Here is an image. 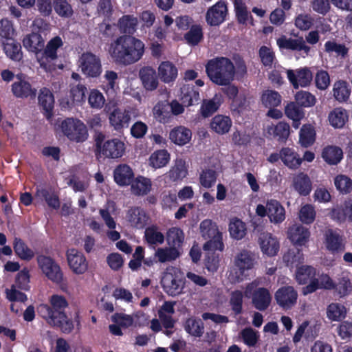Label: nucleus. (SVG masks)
Returning <instances> with one entry per match:
<instances>
[{
  "label": "nucleus",
  "instance_id": "nucleus-63",
  "mask_svg": "<svg viewBox=\"0 0 352 352\" xmlns=\"http://www.w3.org/2000/svg\"><path fill=\"white\" fill-rule=\"evenodd\" d=\"M316 210L314 206L307 204L301 207L299 211L300 221L307 225L311 224L316 219Z\"/></svg>",
  "mask_w": 352,
  "mask_h": 352
},
{
  "label": "nucleus",
  "instance_id": "nucleus-49",
  "mask_svg": "<svg viewBox=\"0 0 352 352\" xmlns=\"http://www.w3.org/2000/svg\"><path fill=\"white\" fill-rule=\"evenodd\" d=\"M184 327L186 333L195 338L201 337L204 333V324L200 318H188Z\"/></svg>",
  "mask_w": 352,
  "mask_h": 352
},
{
  "label": "nucleus",
  "instance_id": "nucleus-8",
  "mask_svg": "<svg viewBox=\"0 0 352 352\" xmlns=\"http://www.w3.org/2000/svg\"><path fill=\"white\" fill-rule=\"evenodd\" d=\"M36 261L39 268L48 279L56 283H60L63 274L59 265L50 256L38 255Z\"/></svg>",
  "mask_w": 352,
  "mask_h": 352
},
{
  "label": "nucleus",
  "instance_id": "nucleus-38",
  "mask_svg": "<svg viewBox=\"0 0 352 352\" xmlns=\"http://www.w3.org/2000/svg\"><path fill=\"white\" fill-rule=\"evenodd\" d=\"M158 73L162 81L165 83H170L177 77L178 70L171 62L164 61L158 67Z\"/></svg>",
  "mask_w": 352,
  "mask_h": 352
},
{
  "label": "nucleus",
  "instance_id": "nucleus-52",
  "mask_svg": "<svg viewBox=\"0 0 352 352\" xmlns=\"http://www.w3.org/2000/svg\"><path fill=\"white\" fill-rule=\"evenodd\" d=\"M188 175V169L185 161L182 159L177 160L175 165L170 169L168 176L172 182L183 179Z\"/></svg>",
  "mask_w": 352,
  "mask_h": 352
},
{
  "label": "nucleus",
  "instance_id": "nucleus-19",
  "mask_svg": "<svg viewBox=\"0 0 352 352\" xmlns=\"http://www.w3.org/2000/svg\"><path fill=\"white\" fill-rule=\"evenodd\" d=\"M160 283L164 292L169 296H176L182 292V280L172 273H164Z\"/></svg>",
  "mask_w": 352,
  "mask_h": 352
},
{
  "label": "nucleus",
  "instance_id": "nucleus-40",
  "mask_svg": "<svg viewBox=\"0 0 352 352\" xmlns=\"http://www.w3.org/2000/svg\"><path fill=\"white\" fill-rule=\"evenodd\" d=\"M138 25V21L133 15H123L119 19L118 25L120 31L124 34V35L133 36L136 32Z\"/></svg>",
  "mask_w": 352,
  "mask_h": 352
},
{
  "label": "nucleus",
  "instance_id": "nucleus-39",
  "mask_svg": "<svg viewBox=\"0 0 352 352\" xmlns=\"http://www.w3.org/2000/svg\"><path fill=\"white\" fill-rule=\"evenodd\" d=\"M332 91L333 96L337 101L344 102L349 99L351 89L349 82L339 80L334 82Z\"/></svg>",
  "mask_w": 352,
  "mask_h": 352
},
{
  "label": "nucleus",
  "instance_id": "nucleus-35",
  "mask_svg": "<svg viewBox=\"0 0 352 352\" xmlns=\"http://www.w3.org/2000/svg\"><path fill=\"white\" fill-rule=\"evenodd\" d=\"M3 50L6 55L12 60L20 61L23 58L21 45L14 38L2 41Z\"/></svg>",
  "mask_w": 352,
  "mask_h": 352
},
{
  "label": "nucleus",
  "instance_id": "nucleus-28",
  "mask_svg": "<svg viewBox=\"0 0 352 352\" xmlns=\"http://www.w3.org/2000/svg\"><path fill=\"white\" fill-rule=\"evenodd\" d=\"M277 45L280 49L290 50L293 51H304L307 54L310 51V47L305 44L302 37L294 39L282 36L277 40Z\"/></svg>",
  "mask_w": 352,
  "mask_h": 352
},
{
  "label": "nucleus",
  "instance_id": "nucleus-41",
  "mask_svg": "<svg viewBox=\"0 0 352 352\" xmlns=\"http://www.w3.org/2000/svg\"><path fill=\"white\" fill-rule=\"evenodd\" d=\"M232 124V122L230 117L223 115H217L212 119L210 127L217 134L223 135L228 133Z\"/></svg>",
  "mask_w": 352,
  "mask_h": 352
},
{
  "label": "nucleus",
  "instance_id": "nucleus-47",
  "mask_svg": "<svg viewBox=\"0 0 352 352\" xmlns=\"http://www.w3.org/2000/svg\"><path fill=\"white\" fill-rule=\"evenodd\" d=\"M233 4L235 16L239 24L245 25L249 19L253 21V16L248 10L243 0H234ZM251 23L253 24V22Z\"/></svg>",
  "mask_w": 352,
  "mask_h": 352
},
{
  "label": "nucleus",
  "instance_id": "nucleus-13",
  "mask_svg": "<svg viewBox=\"0 0 352 352\" xmlns=\"http://www.w3.org/2000/svg\"><path fill=\"white\" fill-rule=\"evenodd\" d=\"M66 257L69 268L75 274H83L88 269V261L84 254L75 248L68 249Z\"/></svg>",
  "mask_w": 352,
  "mask_h": 352
},
{
  "label": "nucleus",
  "instance_id": "nucleus-59",
  "mask_svg": "<svg viewBox=\"0 0 352 352\" xmlns=\"http://www.w3.org/2000/svg\"><path fill=\"white\" fill-rule=\"evenodd\" d=\"M53 8L56 13L63 18H70L74 14L72 7L67 0H53Z\"/></svg>",
  "mask_w": 352,
  "mask_h": 352
},
{
  "label": "nucleus",
  "instance_id": "nucleus-48",
  "mask_svg": "<svg viewBox=\"0 0 352 352\" xmlns=\"http://www.w3.org/2000/svg\"><path fill=\"white\" fill-rule=\"evenodd\" d=\"M330 124L335 129L342 128L348 121V113L346 109L342 107L335 108L329 114Z\"/></svg>",
  "mask_w": 352,
  "mask_h": 352
},
{
  "label": "nucleus",
  "instance_id": "nucleus-58",
  "mask_svg": "<svg viewBox=\"0 0 352 352\" xmlns=\"http://www.w3.org/2000/svg\"><path fill=\"white\" fill-rule=\"evenodd\" d=\"M346 311L344 305L340 303H331L327 309V315L332 321H340L346 316Z\"/></svg>",
  "mask_w": 352,
  "mask_h": 352
},
{
  "label": "nucleus",
  "instance_id": "nucleus-37",
  "mask_svg": "<svg viewBox=\"0 0 352 352\" xmlns=\"http://www.w3.org/2000/svg\"><path fill=\"white\" fill-rule=\"evenodd\" d=\"M222 98L220 94H215L211 99H204L200 107V113L204 118H208L220 107Z\"/></svg>",
  "mask_w": 352,
  "mask_h": 352
},
{
  "label": "nucleus",
  "instance_id": "nucleus-24",
  "mask_svg": "<svg viewBox=\"0 0 352 352\" xmlns=\"http://www.w3.org/2000/svg\"><path fill=\"white\" fill-rule=\"evenodd\" d=\"M293 187L300 196H308L312 190V182L307 174L300 172L293 178Z\"/></svg>",
  "mask_w": 352,
  "mask_h": 352
},
{
  "label": "nucleus",
  "instance_id": "nucleus-20",
  "mask_svg": "<svg viewBox=\"0 0 352 352\" xmlns=\"http://www.w3.org/2000/svg\"><path fill=\"white\" fill-rule=\"evenodd\" d=\"M335 288V283L327 274H322L320 280L316 277L312 282L302 287V293L306 296L315 292L318 289H333Z\"/></svg>",
  "mask_w": 352,
  "mask_h": 352
},
{
  "label": "nucleus",
  "instance_id": "nucleus-43",
  "mask_svg": "<svg viewBox=\"0 0 352 352\" xmlns=\"http://www.w3.org/2000/svg\"><path fill=\"white\" fill-rule=\"evenodd\" d=\"M295 278L300 285L309 283L316 278V269L311 265H301L297 267Z\"/></svg>",
  "mask_w": 352,
  "mask_h": 352
},
{
  "label": "nucleus",
  "instance_id": "nucleus-3",
  "mask_svg": "<svg viewBox=\"0 0 352 352\" xmlns=\"http://www.w3.org/2000/svg\"><path fill=\"white\" fill-rule=\"evenodd\" d=\"M206 72L212 82L219 86H226L234 80L236 68L229 58L217 56L207 62Z\"/></svg>",
  "mask_w": 352,
  "mask_h": 352
},
{
  "label": "nucleus",
  "instance_id": "nucleus-44",
  "mask_svg": "<svg viewBox=\"0 0 352 352\" xmlns=\"http://www.w3.org/2000/svg\"><path fill=\"white\" fill-rule=\"evenodd\" d=\"M203 28L200 24H193L184 35V39L190 46L198 45L204 40Z\"/></svg>",
  "mask_w": 352,
  "mask_h": 352
},
{
  "label": "nucleus",
  "instance_id": "nucleus-7",
  "mask_svg": "<svg viewBox=\"0 0 352 352\" xmlns=\"http://www.w3.org/2000/svg\"><path fill=\"white\" fill-rule=\"evenodd\" d=\"M63 45L61 38L56 36L50 39L45 47H43L41 56L38 58V62L40 67L45 72H51L55 70V64L53 61L57 59L58 49L62 47Z\"/></svg>",
  "mask_w": 352,
  "mask_h": 352
},
{
  "label": "nucleus",
  "instance_id": "nucleus-33",
  "mask_svg": "<svg viewBox=\"0 0 352 352\" xmlns=\"http://www.w3.org/2000/svg\"><path fill=\"white\" fill-rule=\"evenodd\" d=\"M268 217L274 223H282L285 219V210L281 204L276 199L267 201Z\"/></svg>",
  "mask_w": 352,
  "mask_h": 352
},
{
  "label": "nucleus",
  "instance_id": "nucleus-34",
  "mask_svg": "<svg viewBox=\"0 0 352 352\" xmlns=\"http://www.w3.org/2000/svg\"><path fill=\"white\" fill-rule=\"evenodd\" d=\"M324 237L325 247L329 251L338 252L342 250V238L337 230L327 229L324 232Z\"/></svg>",
  "mask_w": 352,
  "mask_h": 352
},
{
  "label": "nucleus",
  "instance_id": "nucleus-29",
  "mask_svg": "<svg viewBox=\"0 0 352 352\" xmlns=\"http://www.w3.org/2000/svg\"><path fill=\"white\" fill-rule=\"evenodd\" d=\"M152 188V182L151 179L138 175L134 177L131 184V192L135 196H144L148 195Z\"/></svg>",
  "mask_w": 352,
  "mask_h": 352
},
{
  "label": "nucleus",
  "instance_id": "nucleus-9",
  "mask_svg": "<svg viewBox=\"0 0 352 352\" xmlns=\"http://www.w3.org/2000/svg\"><path fill=\"white\" fill-rule=\"evenodd\" d=\"M80 67L82 73L89 78H97L102 72L100 58L89 52L82 54L80 58Z\"/></svg>",
  "mask_w": 352,
  "mask_h": 352
},
{
  "label": "nucleus",
  "instance_id": "nucleus-32",
  "mask_svg": "<svg viewBox=\"0 0 352 352\" xmlns=\"http://www.w3.org/2000/svg\"><path fill=\"white\" fill-rule=\"evenodd\" d=\"M191 138V131L184 126H176L169 133V139L170 141L178 146L186 144L190 141Z\"/></svg>",
  "mask_w": 352,
  "mask_h": 352
},
{
  "label": "nucleus",
  "instance_id": "nucleus-23",
  "mask_svg": "<svg viewBox=\"0 0 352 352\" xmlns=\"http://www.w3.org/2000/svg\"><path fill=\"white\" fill-rule=\"evenodd\" d=\"M259 244L263 254L274 256L279 250V242L277 239L270 233H263L259 236Z\"/></svg>",
  "mask_w": 352,
  "mask_h": 352
},
{
  "label": "nucleus",
  "instance_id": "nucleus-6",
  "mask_svg": "<svg viewBox=\"0 0 352 352\" xmlns=\"http://www.w3.org/2000/svg\"><path fill=\"white\" fill-rule=\"evenodd\" d=\"M62 132L70 141L83 142L88 138L86 125L79 119L67 118L60 124Z\"/></svg>",
  "mask_w": 352,
  "mask_h": 352
},
{
  "label": "nucleus",
  "instance_id": "nucleus-54",
  "mask_svg": "<svg viewBox=\"0 0 352 352\" xmlns=\"http://www.w3.org/2000/svg\"><path fill=\"white\" fill-rule=\"evenodd\" d=\"M229 232L231 236L237 240L243 239L246 234L245 223L239 218H234L229 224Z\"/></svg>",
  "mask_w": 352,
  "mask_h": 352
},
{
  "label": "nucleus",
  "instance_id": "nucleus-30",
  "mask_svg": "<svg viewBox=\"0 0 352 352\" xmlns=\"http://www.w3.org/2000/svg\"><path fill=\"white\" fill-rule=\"evenodd\" d=\"M181 100L186 107L199 104L200 100L199 91L190 84L184 85L181 87Z\"/></svg>",
  "mask_w": 352,
  "mask_h": 352
},
{
  "label": "nucleus",
  "instance_id": "nucleus-56",
  "mask_svg": "<svg viewBox=\"0 0 352 352\" xmlns=\"http://www.w3.org/2000/svg\"><path fill=\"white\" fill-rule=\"evenodd\" d=\"M295 102L302 108L314 107L316 103L314 95L307 91H299L295 94Z\"/></svg>",
  "mask_w": 352,
  "mask_h": 352
},
{
  "label": "nucleus",
  "instance_id": "nucleus-45",
  "mask_svg": "<svg viewBox=\"0 0 352 352\" xmlns=\"http://www.w3.org/2000/svg\"><path fill=\"white\" fill-rule=\"evenodd\" d=\"M170 160V155L166 149H160L154 151L149 157V165L157 169L166 166Z\"/></svg>",
  "mask_w": 352,
  "mask_h": 352
},
{
  "label": "nucleus",
  "instance_id": "nucleus-50",
  "mask_svg": "<svg viewBox=\"0 0 352 352\" xmlns=\"http://www.w3.org/2000/svg\"><path fill=\"white\" fill-rule=\"evenodd\" d=\"M316 140V131L310 124H303L299 132V142L305 148L311 146Z\"/></svg>",
  "mask_w": 352,
  "mask_h": 352
},
{
  "label": "nucleus",
  "instance_id": "nucleus-31",
  "mask_svg": "<svg viewBox=\"0 0 352 352\" xmlns=\"http://www.w3.org/2000/svg\"><path fill=\"white\" fill-rule=\"evenodd\" d=\"M23 45L29 52L37 54L43 50L45 41L41 34L32 32L23 38Z\"/></svg>",
  "mask_w": 352,
  "mask_h": 352
},
{
  "label": "nucleus",
  "instance_id": "nucleus-57",
  "mask_svg": "<svg viewBox=\"0 0 352 352\" xmlns=\"http://www.w3.org/2000/svg\"><path fill=\"white\" fill-rule=\"evenodd\" d=\"M261 101L267 108L276 107L281 102V96L276 91L266 90L261 96Z\"/></svg>",
  "mask_w": 352,
  "mask_h": 352
},
{
  "label": "nucleus",
  "instance_id": "nucleus-25",
  "mask_svg": "<svg viewBox=\"0 0 352 352\" xmlns=\"http://www.w3.org/2000/svg\"><path fill=\"white\" fill-rule=\"evenodd\" d=\"M126 219L132 226L142 229L146 225L148 217L140 207H131L127 211Z\"/></svg>",
  "mask_w": 352,
  "mask_h": 352
},
{
  "label": "nucleus",
  "instance_id": "nucleus-26",
  "mask_svg": "<svg viewBox=\"0 0 352 352\" xmlns=\"http://www.w3.org/2000/svg\"><path fill=\"white\" fill-rule=\"evenodd\" d=\"M139 76L144 87L148 91L157 89L158 78L156 71L150 66L143 67L140 69Z\"/></svg>",
  "mask_w": 352,
  "mask_h": 352
},
{
  "label": "nucleus",
  "instance_id": "nucleus-14",
  "mask_svg": "<svg viewBox=\"0 0 352 352\" xmlns=\"http://www.w3.org/2000/svg\"><path fill=\"white\" fill-rule=\"evenodd\" d=\"M125 148V144L122 140L113 138L105 141L100 151L96 153V155L105 158L118 159L124 155Z\"/></svg>",
  "mask_w": 352,
  "mask_h": 352
},
{
  "label": "nucleus",
  "instance_id": "nucleus-17",
  "mask_svg": "<svg viewBox=\"0 0 352 352\" xmlns=\"http://www.w3.org/2000/svg\"><path fill=\"white\" fill-rule=\"evenodd\" d=\"M131 112L126 109H114L109 115L110 125L118 132H121L124 128H127L131 121Z\"/></svg>",
  "mask_w": 352,
  "mask_h": 352
},
{
  "label": "nucleus",
  "instance_id": "nucleus-62",
  "mask_svg": "<svg viewBox=\"0 0 352 352\" xmlns=\"http://www.w3.org/2000/svg\"><path fill=\"white\" fill-rule=\"evenodd\" d=\"M36 195L43 198L49 207L53 209H58L60 207V200L58 197L54 192H52L48 189L44 188L38 189Z\"/></svg>",
  "mask_w": 352,
  "mask_h": 352
},
{
  "label": "nucleus",
  "instance_id": "nucleus-22",
  "mask_svg": "<svg viewBox=\"0 0 352 352\" xmlns=\"http://www.w3.org/2000/svg\"><path fill=\"white\" fill-rule=\"evenodd\" d=\"M272 301L270 291L265 287H258L252 294V303L259 311L266 310Z\"/></svg>",
  "mask_w": 352,
  "mask_h": 352
},
{
  "label": "nucleus",
  "instance_id": "nucleus-46",
  "mask_svg": "<svg viewBox=\"0 0 352 352\" xmlns=\"http://www.w3.org/2000/svg\"><path fill=\"white\" fill-rule=\"evenodd\" d=\"M13 249L15 254L21 260L29 261L34 257V251L30 249L21 238H14Z\"/></svg>",
  "mask_w": 352,
  "mask_h": 352
},
{
  "label": "nucleus",
  "instance_id": "nucleus-11",
  "mask_svg": "<svg viewBox=\"0 0 352 352\" xmlns=\"http://www.w3.org/2000/svg\"><path fill=\"white\" fill-rule=\"evenodd\" d=\"M16 78L18 80L12 85V94L18 98L34 99L37 94V90L26 80L25 76L23 74H19L16 76Z\"/></svg>",
  "mask_w": 352,
  "mask_h": 352
},
{
  "label": "nucleus",
  "instance_id": "nucleus-42",
  "mask_svg": "<svg viewBox=\"0 0 352 352\" xmlns=\"http://www.w3.org/2000/svg\"><path fill=\"white\" fill-rule=\"evenodd\" d=\"M322 157L329 165L338 164L343 157L342 150L336 146H327L322 151Z\"/></svg>",
  "mask_w": 352,
  "mask_h": 352
},
{
  "label": "nucleus",
  "instance_id": "nucleus-27",
  "mask_svg": "<svg viewBox=\"0 0 352 352\" xmlns=\"http://www.w3.org/2000/svg\"><path fill=\"white\" fill-rule=\"evenodd\" d=\"M310 232L302 225H294L289 228L288 237L296 245H304L309 240Z\"/></svg>",
  "mask_w": 352,
  "mask_h": 352
},
{
  "label": "nucleus",
  "instance_id": "nucleus-5",
  "mask_svg": "<svg viewBox=\"0 0 352 352\" xmlns=\"http://www.w3.org/2000/svg\"><path fill=\"white\" fill-rule=\"evenodd\" d=\"M256 263V256L250 251L243 250L241 251L234 258V272L230 274L231 281L240 283L243 281L248 274L246 272L252 270Z\"/></svg>",
  "mask_w": 352,
  "mask_h": 352
},
{
  "label": "nucleus",
  "instance_id": "nucleus-55",
  "mask_svg": "<svg viewBox=\"0 0 352 352\" xmlns=\"http://www.w3.org/2000/svg\"><path fill=\"white\" fill-rule=\"evenodd\" d=\"M144 237L150 245L162 244L164 241V235L158 230L156 226H151L146 228Z\"/></svg>",
  "mask_w": 352,
  "mask_h": 352
},
{
  "label": "nucleus",
  "instance_id": "nucleus-61",
  "mask_svg": "<svg viewBox=\"0 0 352 352\" xmlns=\"http://www.w3.org/2000/svg\"><path fill=\"white\" fill-rule=\"evenodd\" d=\"M334 185L342 195L349 194L352 191V179L345 175H338L334 178Z\"/></svg>",
  "mask_w": 352,
  "mask_h": 352
},
{
  "label": "nucleus",
  "instance_id": "nucleus-51",
  "mask_svg": "<svg viewBox=\"0 0 352 352\" xmlns=\"http://www.w3.org/2000/svg\"><path fill=\"white\" fill-rule=\"evenodd\" d=\"M154 118L161 123H166L171 118L169 103L166 101L158 102L153 109Z\"/></svg>",
  "mask_w": 352,
  "mask_h": 352
},
{
  "label": "nucleus",
  "instance_id": "nucleus-21",
  "mask_svg": "<svg viewBox=\"0 0 352 352\" xmlns=\"http://www.w3.org/2000/svg\"><path fill=\"white\" fill-rule=\"evenodd\" d=\"M134 177L132 168L125 164H119L113 170L114 181L120 186L131 185Z\"/></svg>",
  "mask_w": 352,
  "mask_h": 352
},
{
  "label": "nucleus",
  "instance_id": "nucleus-64",
  "mask_svg": "<svg viewBox=\"0 0 352 352\" xmlns=\"http://www.w3.org/2000/svg\"><path fill=\"white\" fill-rule=\"evenodd\" d=\"M30 271L27 267H24L16 274L14 285L16 286V288L18 287L21 290L28 291L30 289Z\"/></svg>",
  "mask_w": 352,
  "mask_h": 352
},
{
  "label": "nucleus",
  "instance_id": "nucleus-18",
  "mask_svg": "<svg viewBox=\"0 0 352 352\" xmlns=\"http://www.w3.org/2000/svg\"><path fill=\"white\" fill-rule=\"evenodd\" d=\"M38 104L42 113L47 119L53 116L54 97L52 91L46 87L40 89L38 96Z\"/></svg>",
  "mask_w": 352,
  "mask_h": 352
},
{
  "label": "nucleus",
  "instance_id": "nucleus-15",
  "mask_svg": "<svg viewBox=\"0 0 352 352\" xmlns=\"http://www.w3.org/2000/svg\"><path fill=\"white\" fill-rule=\"evenodd\" d=\"M287 74L289 81L295 89H298L300 86L302 87L308 86L313 78L312 73L307 67L296 71L287 70Z\"/></svg>",
  "mask_w": 352,
  "mask_h": 352
},
{
  "label": "nucleus",
  "instance_id": "nucleus-16",
  "mask_svg": "<svg viewBox=\"0 0 352 352\" xmlns=\"http://www.w3.org/2000/svg\"><path fill=\"white\" fill-rule=\"evenodd\" d=\"M267 138L279 143H285L290 135V126L285 122L268 125L266 129Z\"/></svg>",
  "mask_w": 352,
  "mask_h": 352
},
{
  "label": "nucleus",
  "instance_id": "nucleus-4",
  "mask_svg": "<svg viewBox=\"0 0 352 352\" xmlns=\"http://www.w3.org/2000/svg\"><path fill=\"white\" fill-rule=\"evenodd\" d=\"M199 229L201 236L208 239L203 246L205 251L223 250L222 233L215 222L211 219H204L201 222Z\"/></svg>",
  "mask_w": 352,
  "mask_h": 352
},
{
  "label": "nucleus",
  "instance_id": "nucleus-12",
  "mask_svg": "<svg viewBox=\"0 0 352 352\" xmlns=\"http://www.w3.org/2000/svg\"><path fill=\"white\" fill-rule=\"evenodd\" d=\"M274 298L280 307L288 310L296 304L298 292L292 286H282L275 292Z\"/></svg>",
  "mask_w": 352,
  "mask_h": 352
},
{
  "label": "nucleus",
  "instance_id": "nucleus-36",
  "mask_svg": "<svg viewBox=\"0 0 352 352\" xmlns=\"http://www.w3.org/2000/svg\"><path fill=\"white\" fill-rule=\"evenodd\" d=\"M281 161L289 168L296 170L301 165L302 159L294 149L283 147L281 148Z\"/></svg>",
  "mask_w": 352,
  "mask_h": 352
},
{
  "label": "nucleus",
  "instance_id": "nucleus-1",
  "mask_svg": "<svg viewBox=\"0 0 352 352\" xmlns=\"http://www.w3.org/2000/svg\"><path fill=\"white\" fill-rule=\"evenodd\" d=\"M144 51V43L140 39L127 35L118 36L109 44L108 50L113 61L123 66L131 65L139 61Z\"/></svg>",
  "mask_w": 352,
  "mask_h": 352
},
{
  "label": "nucleus",
  "instance_id": "nucleus-60",
  "mask_svg": "<svg viewBox=\"0 0 352 352\" xmlns=\"http://www.w3.org/2000/svg\"><path fill=\"white\" fill-rule=\"evenodd\" d=\"M179 256V252L177 249L170 247L162 248H160L155 252V256L157 257L160 263H165L175 260Z\"/></svg>",
  "mask_w": 352,
  "mask_h": 352
},
{
  "label": "nucleus",
  "instance_id": "nucleus-53",
  "mask_svg": "<svg viewBox=\"0 0 352 352\" xmlns=\"http://www.w3.org/2000/svg\"><path fill=\"white\" fill-rule=\"evenodd\" d=\"M166 239L168 243L176 249L182 247L184 241L183 230L177 227H173L167 232Z\"/></svg>",
  "mask_w": 352,
  "mask_h": 352
},
{
  "label": "nucleus",
  "instance_id": "nucleus-2",
  "mask_svg": "<svg viewBox=\"0 0 352 352\" xmlns=\"http://www.w3.org/2000/svg\"><path fill=\"white\" fill-rule=\"evenodd\" d=\"M67 306L68 302L63 296L54 294L50 299V305L41 304L37 307V311L49 325L69 334L73 331L74 324L65 311Z\"/></svg>",
  "mask_w": 352,
  "mask_h": 352
},
{
  "label": "nucleus",
  "instance_id": "nucleus-10",
  "mask_svg": "<svg viewBox=\"0 0 352 352\" xmlns=\"http://www.w3.org/2000/svg\"><path fill=\"white\" fill-rule=\"evenodd\" d=\"M228 15L227 3L220 0L208 9L206 13V21L210 26H219L226 21Z\"/></svg>",
  "mask_w": 352,
  "mask_h": 352
}]
</instances>
